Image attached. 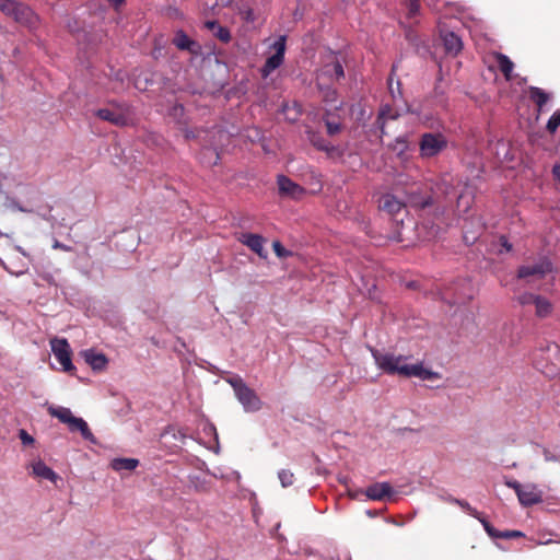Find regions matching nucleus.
I'll list each match as a JSON object with an SVG mask.
<instances>
[{
	"mask_svg": "<svg viewBox=\"0 0 560 560\" xmlns=\"http://www.w3.org/2000/svg\"><path fill=\"white\" fill-rule=\"evenodd\" d=\"M477 520L481 523V525L487 534L493 529V526L480 513H479V518H477Z\"/></svg>",
	"mask_w": 560,
	"mask_h": 560,
	"instance_id": "58",
	"label": "nucleus"
},
{
	"mask_svg": "<svg viewBox=\"0 0 560 560\" xmlns=\"http://www.w3.org/2000/svg\"><path fill=\"white\" fill-rule=\"evenodd\" d=\"M362 493L370 500L382 501L386 498L390 499L395 494V491L389 482L384 481L369 486Z\"/></svg>",
	"mask_w": 560,
	"mask_h": 560,
	"instance_id": "11",
	"label": "nucleus"
},
{
	"mask_svg": "<svg viewBox=\"0 0 560 560\" xmlns=\"http://www.w3.org/2000/svg\"><path fill=\"white\" fill-rule=\"evenodd\" d=\"M51 351L62 366V371L74 375L75 366L72 363V350L66 338L50 340Z\"/></svg>",
	"mask_w": 560,
	"mask_h": 560,
	"instance_id": "5",
	"label": "nucleus"
},
{
	"mask_svg": "<svg viewBox=\"0 0 560 560\" xmlns=\"http://www.w3.org/2000/svg\"><path fill=\"white\" fill-rule=\"evenodd\" d=\"M389 148L397 154L402 155L408 150V139L407 136L397 137L394 142L389 145Z\"/></svg>",
	"mask_w": 560,
	"mask_h": 560,
	"instance_id": "31",
	"label": "nucleus"
},
{
	"mask_svg": "<svg viewBox=\"0 0 560 560\" xmlns=\"http://www.w3.org/2000/svg\"><path fill=\"white\" fill-rule=\"evenodd\" d=\"M261 407L260 399L256 396V394L247 387V412L248 411H257Z\"/></svg>",
	"mask_w": 560,
	"mask_h": 560,
	"instance_id": "33",
	"label": "nucleus"
},
{
	"mask_svg": "<svg viewBox=\"0 0 560 560\" xmlns=\"http://www.w3.org/2000/svg\"><path fill=\"white\" fill-rule=\"evenodd\" d=\"M48 413L51 417L57 418L61 423H65V424H68V422L70 421L71 417L73 416L69 408H66V407H55V406L48 407Z\"/></svg>",
	"mask_w": 560,
	"mask_h": 560,
	"instance_id": "29",
	"label": "nucleus"
},
{
	"mask_svg": "<svg viewBox=\"0 0 560 560\" xmlns=\"http://www.w3.org/2000/svg\"><path fill=\"white\" fill-rule=\"evenodd\" d=\"M277 184L279 194L283 197H290L292 199H300L305 194V189L299 184L294 183L291 178L285 175L277 176Z\"/></svg>",
	"mask_w": 560,
	"mask_h": 560,
	"instance_id": "9",
	"label": "nucleus"
},
{
	"mask_svg": "<svg viewBox=\"0 0 560 560\" xmlns=\"http://www.w3.org/2000/svg\"><path fill=\"white\" fill-rule=\"evenodd\" d=\"M172 43L178 50L188 51L194 56H203L202 46L187 35L184 30H177L174 34Z\"/></svg>",
	"mask_w": 560,
	"mask_h": 560,
	"instance_id": "8",
	"label": "nucleus"
},
{
	"mask_svg": "<svg viewBox=\"0 0 560 560\" xmlns=\"http://www.w3.org/2000/svg\"><path fill=\"white\" fill-rule=\"evenodd\" d=\"M273 250L279 258H285L291 255V252L285 249L279 241L272 243Z\"/></svg>",
	"mask_w": 560,
	"mask_h": 560,
	"instance_id": "48",
	"label": "nucleus"
},
{
	"mask_svg": "<svg viewBox=\"0 0 560 560\" xmlns=\"http://www.w3.org/2000/svg\"><path fill=\"white\" fill-rule=\"evenodd\" d=\"M471 206V198L465 194H460L457 198V207L467 212Z\"/></svg>",
	"mask_w": 560,
	"mask_h": 560,
	"instance_id": "47",
	"label": "nucleus"
},
{
	"mask_svg": "<svg viewBox=\"0 0 560 560\" xmlns=\"http://www.w3.org/2000/svg\"><path fill=\"white\" fill-rule=\"evenodd\" d=\"M517 498L523 506H532L542 502V493L534 485H526L523 490H520Z\"/></svg>",
	"mask_w": 560,
	"mask_h": 560,
	"instance_id": "13",
	"label": "nucleus"
},
{
	"mask_svg": "<svg viewBox=\"0 0 560 560\" xmlns=\"http://www.w3.org/2000/svg\"><path fill=\"white\" fill-rule=\"evenodd\" d=\"M351 114L355 116L358 121H364L370 118V115H368L365 108L361 104L352 105Z\"/></svg>",
	"mask_w": 560,
	"mask_h": 560,
	"instance_id": "42",
	"label": "nucleus"
},
{
	"mask_svg": "<svg viewBox=\"0 0 560 560\" xmlns=\"http://www.w3.org/2000/svg\"><path fill=\"white\" fill-rule=\"evenodd\" d=\"M420 10V4L417 0H410L409 3V16L416 15Z\"/></svg>",
	"mask_w": 560,
	"mask_h": 560,
	"instance_id": "56",
	"label": "nucleus"
},
{
	"mask_svg": "<svg viewBox=\"0 0 560 560\" xmlns=\"http://www.w3.org/2000/svg\"><path fill=\"white\" fill-rule=\"evenodd\" d=\"M19 438L24 446H31L35 443V439L24 429L19 430Z\"/></svg>",
	"mask_w": 560,
	"mask_h": 560,
	"instance_id": "50",
	"label": "nucleus"
},
{
	"mask_svg": "<svg viewBox=\"0 0 560 560\" xmlns=\"http://www.w3.org/2000/svg\"><path fill=\"white\" fill-rule=\"evenodd\" d=\"M248 500H249L250 505H252V515H253L254 522L257 524V526L264 527V524L261 522L262 511H261V509L258 505V502H257V499H256V494L255 493H249Z\"/></svg>",
	"mask_w": 560,
	"mask_h": 560,
	"instance_id": "30",
	"label": "nucleus"
},
{
	"mask_svg": "<svg viewBox=\"0 0 560 560\" xmlns=\"http://www.w3.org/2000/svg\"><path fill=\"white\" fill-rule=\"evenodd\" d=\"M400 115L401 114L398 109L393 108L388 104H384L381 106V108L378 110L377 118H376V126L380 129L381 138L386 133V131H385L386 122L388 120L397 119Z\"/></svg>",
	"mask_w": 560,
	"mask_h": 560,
	"instance_id": "15",
	"label": "nucleus"
},
{
	"mask_svg": "<svg viewBox=\"0 0 560 560\" xmlns=\"http://www.w3.org/2000/svg\"><path fill=\"white\" fill-rule=\"evenodd\" d=\"M213 35L223 43H228L231 39L230 30L224 26H219Z\"/></svg>",
	"mask_w": 560,
	"mask_h": 560,
	"instance_id": "46",
	"label": "nucleus"
},
{
	"mask_svg": "<svg viewBox=\"0 0 560 560\" xmlns=\"http://www.w3.org/2000/svg\"><path fill=\"white\" fill-rule=\"evenodd\" d=\"M80 355L94 372H103L107 368L108 358L102 352H97L94 349H85L80 352Z\"/></svg>",
	"mask_w": 560,
	"mask_h": 560,
	"instance_id": "12",
	"label": "nucleus"
},
{
	"mask_svg": "<svg viewBox=\"0 0 560 560\" xmlns=\"http://www.w3.org/2000/svg\"><path fill=\"white\" fill-rule=\"evenodd\" d=\"M316 85L322 93L323 101L326 104L334 105L338 98L337 90L329 82L316 81Z\"/></svg>",
	"mask_w": 560,
	"mask_h": 560,
	"instance_id": "21",
	"label": "nucleus"
},
{
	"mask_svg": "<svg viewBox=\"0 0 560 560\" xmlns=\"http://www.w3.org/2000/svg\"><path fill=\"white\" fill-rule=\"evenodd\" d=\"M14 252L16 253L15 255L20 254L24 257L23 259L28 261V264L31 262L30 254H27L21 246H19V245L14 246Z\"/></svg>",
	"mask_w": 560,
	"mask_h": 560,
	"instance_id": "61",
	"label": "nucleus"
},
{
	"mask_svg": "<svg viewBox=\"0 0 560 560\" xmlns=\"http://www.w3.org/2000/svg\"><path fill=\"white\" fill-rule=\"evenodd\" d=\"M388 89H389V92H390V95H392L394 102H396L397 100H400L402 97V92H401V89H400V82L399 81H397V86H396V89H394V86H393V79L390 78L389 82H388Z\"/></svg>",
	"mask_w": 560,
	"mask_h": 560,
	"instance_id": "49",
	"label": "nucleus"
},
{
	"mask_svg": "<svg viewBox=\"0 0 560 560\" xmlns=\"http://www.w3.org/2000/svg\"><path fill=\"white\" fill-rule=\"evenodd\" d=\"M542 455L546 462L560 463V451L558 447H555L553 450L545 447L542 450Z\"/></svg>",
	"mask_w": 560,
	"mask_h": 560,
	"instance_id": "38",
	"label": "nucleus"
},
{
	"mask_svg": "<svg viewBox=\"0 0 560 560\" xmlns=\"http://www.w3.org/2000/svg\"><path fill=\"white\" fill-rule=\"evenodd\" d=\"M205 156H209V159L214 158L213 164H217L220 156L215 148H206L202 153Z\"/></svg>",
	"mask_w": 560,
	"mask_h": 560,
	"instance_id": "53",
	"label": "nucleus"
},
{
	"mask_svg": "<svg viewBox=\"0 0 560 560\" xmlns=\"http://www.w3.org/2000/svg\"><path fill=\"white\" fill-rule=\"evenodd\" d=\"M324 121L329 136H335L340 132L341 124L339 121L329 120L326 116H324Z\"/></svg>",
	"mask_w": 560,
	"mask_h": 560,
	"instance_id": "43",
	"label": "nucleus"
},
{
	"mask_svg": "<svg viewBox=\"0 0 560 560\" xmlns=\"http://www.w3.org/2000/svg\"><path fill=\"white\" fill-rule=\"evenodd\" d=\"M500 244H501V246H502L506 252L512 250V244L509 242V240H508L504 235H502V236L500 237Z\"/></svg>",
	"mask_w": 560,
	"mask_h": 560,
	"instance_id": "63",
	"label": "nucleus"
},
{
	"mask_svg": "<svg viewBox=\"0 0 560 560\" xmlns=\"http://www.w3.org/2000/svg\"><path fill=\"white\" fill-rule=\"evenodd\" d=\"M232 0H202L203 11L205 12L210 11V12L214 13V10L217 7H219V5L225 7Z\"/></svg>",
	"mask_w": 560,
	"mask_h": 560,
	"instance_id": "34",
	"label": "nucleus"
},
{
	"mask_svg": "<svg viewBox=\"0 0 560 560\" xmlns=\"http://www.w3.org/2000/svg\"><path fill=\"white\" fill-rule=\"evenodd\" d=\"M12 19L28 28H35L38 24L36 13L27 4L22 2H19L16 5Z\"/></svg>",
	"mask_w": 560,
	"mask_h": 560,
	"instance_id": "10",
	"label": "nucleus"
},
{
	"mask_svg": "<svg viewBox=\"0 0 560 560\" xmlns=\"http://www.w3.org/2000/svg\"><path fill=\"white\" fill-rule=\"evenodd\" d=\"M442 40H443V45H444V48L447 54L455 56L463 48V43H462L460 37L457 36L454 32H445L442 35Z\"/></svg>",
	"mask_w": 560,
	"mask_h": 560,
	"instance_id": "19",
	"label": "nucleus"
},
{
	"mask_svg": "<svg viewBox=\"0 0 560 560\" xmlns=\"http://www.w3.org/2000/svg\"><path fill=\"white\" fill-rule=\"evenodd\" d=\"M524 534L520 530H503L501 537L504 539L522 537Z\"/></svg>",
	"mask_w": 560,
	"mask_h": 560,
	"instance_id": "55",
	"label": "nucleus"
},
{
	"mask_svg": "<svg viewBox=\"0 0 560 560\" xmlns=\"http://www.w3.org/2000/svg\"><path fill=\"white\" fill-rule=\"evenodd\" d=\"M282 110L290 121L298 120L299 116L301 115V107L296 104H294L292 108H290L288 105H284Z\"/></svg>",
	"mask_w": 560,
	"mask_h": 560,
	"instance_id": "39",
	"label": "nucleus"
},
{
	"mask_svg": "<svg viewBox=\"0 0 560 560\" xmlns=\"http://www.w3.org/2000/svg\"><path fill=\"white\" fill-rule=\"evenodd\" d=\"M18 4H19V2L14 1V0H0V10L5 15L12 18Z\"/></svg>",
	"mask_w": 560,
	"mask_h": 560,
	"instance_id": "36",
	"label": "nucleus"
},
{
	"mask_svg": "<svg viewBox=\"0 0 560 560\" xmlns=\"http://www.w3.org/2000/svg\"><path fill=\"white\" fill-rule=\"evenodd\" d=\"M505 485L509 488L513 489L515 491L516 495H518L520 490H523V488L525 487V486L521 485L517 480H506Z\"/></svg>",
	"mask_w": 560,
	"mask_h": 560,
	"instance_id": "54",
	"label": "nucleus"
},
{
	"mask_svg": "<svg viewBox=\"0 0 560 560\" xmlns=\"http://www.w3.org/2000/svg\"><path fill=\"white\" fill-rule=\"evenodd\" d=\"M32 472L34 476L49 480L54 483L59 479V476L50 467H48L42 459H38L37 462L32 464Z\"/></svg>",
	"mask_w": 560,
	"mask_h": 560,
	"instance_id": "18",
	"label": "nucleus"
},
{
	"mask_svg": "<svg viewBox=\"0 0 560 560\" xmlns=\"http://www.w3.org/2000/svg\"><path fill=\"white\" fill-rule=\"evenodd\" d=\"M477 520L481 523V525L487 534L493 529V526L480 513H479V518H477Z\"/></svg>",
	"mask_w": 560,
	"mask_h": 560,
	"instance_id": "57",
	"label": "nucleus"
},
{
	"mask_svg": "<svg viewBox=\"0 0 560 560\" xmlns=\"http://www.w3.org/2000/svg\"><path fill=\"white\" fill-rule=\"evenodd\" d=\"M66 27L71 34H78L83 30L80 21L74 16H69L67 19Z\"/></svg>",
	"mask_w": 560,
	"mask_h": 560,
	"instance_id": "40",
	"label": "nucleus"
},
{
	"mask_svg": "<svg viewBox=\"0 0 560 560\" xmlns=\"http://www.w3.org/2000/svg\"><path fill=\"white\" fill-rule=\"evenodd\" d=\"M28 261L20 258L19 255H10L8 257V262L4 265V268L11 275L21 276L28 270Z\"/></svg>",
	"mask_w": 560,
	"mask_h": 560,
	"instance_id": "17",
	"label": "nucleus"
},
{
	"mask_svg": "<svg viewBox=\"0 0 560 560\" xmlns=\"http://www.w3.org/2000/svg\"><path fill=\"white\" fill-rule=\"evenodd\" d=\"M560 126V108L557 109L547 121V130L550 133H555Z\"/></svg>",
	"mask_w": 560,
	"mask_h": 560,
	"instance_id": "35",
	"label": "nucleus"
},
{
	"mask_svg": "<svg viewBox=\"0 0 560 560\" xmlns=\"http://www.w3.org/2000/svg\"><path fill=\"white\" fill-rule=\"evenodd\" d=\"M529 97L537 105L538 110H542L544 106L548 103L551 94L537 86L529 88Z\"/></svg>",
	"mask_w": 560,
	"mask_h": 560,
	"instance_id": "24",
	"label": "nucleus"
},
{
	"mask_svg": "<svg viewBox=\"0 0 560 560\" xmlns=\"http://www.w3.org/2000/svg\"><path fill=\"white\" fill-rule=\"evenodd\" d=\"M171 83V79L166 77L163 72L147 69L140 71L135 77V88L140 92H145L148 90H164Z\"/></svg>",
	"mask_w": 560,
	"mask_h": 560,
	"instance_id": "2",
	"label": "nucleus"
},
{
	"mask_svg": "<svg viewBox=\"0 0 560 560\" xmlns=\"http://www.w3.org/2000/svg\"><path fill=\"white\" fill-rule=\"evenodd\" d=\"M203 431L207 433V434H213L214 436V440L218 442V433H217V429L212 424V423H209L205 427Z\"/></svg>",
	"mask_w": 560,
	"mask_h": 560,
	"instance_id": "60",
	"label": "nucleus"
},
{
	"mask_svg": "<svg viewBox=\"0 0 560 560\" xmlns=\"http://www.w3.org/2000/svg\"><path fill=\"white\" fill-rule=\"evenodd\" d=\"M139 466V460L137 458H127V457H116L112 459L110 467L116 470H135Z\"/></svg>",
	"mask_w": 560,
	"mask_h": 560,
	"instance_id": "23",
	"label": "nucleus"
},
{
	"mask_svg": "<svg viewBox=\"0 0 560 560\" xmlns=\"http://www.w3.org/2000/svg\"><path fill=\"white\" fill-rule=\"evenodd\" d=\"M343 77V66L337 55L332 52L329 60L326 61L317 71L316 81L330 83L332 81H339Z\"/></svg>",
	"mask_w": 560,
	"mask_h": 560,
	"instance_id": "6",
	"label": "nucleus"
},
{
	"mask_svg": "<svg viewBox=\"0 0 560 560\" xmlns=\"http://www.w3.org/2000/svg\"><path fill=\"white\" fill-rule=\"evenodd\" d=\"M78 432H80L83 440L89 441L90 443L95 444V445L98 444L97 439L91 432V430L84 419L82 420V422L78 429Z\"/></svg>",
	"mask_w": 560,
	"mask_h": 560,
	"instance_id": "32",
	"label": "nucleus"
},
{
	"mask_svg": "<svg viewBox=\"0 0 560 560\" xmlns=\"http://www.w3.org/2000/svg\"><path fill=\"white\" fill-rule=\"evenodd\" d=\"M219 26L221 25L215 20L205 22V27L211 31L212 33H214Z\"/></svg>",
	"mask_w": 560,
	"mask_h": 560,
	"instance_id": "59",
	"label": "nucleus"
},
{
	"mask_svg": "<svg viewBox=\"0 0 560 560\" xmlns=\"http://www.w3.org/2000/svg\"><path fill=\"white\" fill-rule=\"evenodd\" d=\"M278 477H279V480L281 482V486L284 487V488L291 486L293 483V481H294L293 472H291L288 469H281L278 472Z\"/></svg>",
	"mask_w": 560,
	"mask_h": 560,
	"instance_id": "37",
	"label": "nucleus"
},
{
	"mask_svg": "<svg viewBox=\"0 0 560 560\" xmlns=\"http://www.w3.org/2000/svg\"><path fill=\"white\" fill-rule=\"evenodd\" d=\"M372 358L378 370L387 375H399L404 377H418L422 381H431L440 377L438 372L424 368L422 362L409 364V357L383 352L371 349Z\"/></svg>",
	"mask_w": 560,
	"mask_h": 560,
	"instance_id": "1",
	"label": "nucleus"
},
{
	"mask_svg": "<svg viewBox=\"0 0 560 560\" xmlns=\"http://www.w3.org/2000/svg\"><path fill=\"white\" fill-rule=\"evenodd\" d=\"M183 132L186 140L195 139L197 137L196 132L189 128L183 129Z\"/></svg>",
	"mask_w": 560,
	"mask_h": 560,
	"instance_id": "64",
	"label": "nucleus"
},
{
	"mask_svg": "<svg viewBox=\"0 0 560 560\" xmlns=\"http://www.w3.org/2000/svg\"><path fill=\"white\" fill-rule=\"evenodd\" d=\"M535 313L538 317H547L552 312V304L546 298L538 295L534 302Z\"/></svg>",
	"mask_w": 560,
	"mask_h": 560,
	"instance_id": "25",
	"label": "nucleus"
},
{
	"mask_svg": "<svg viewBox=\"0 0 560 560\" xmlns=\"http://www.w3.org/2000/svg\"><path fill=\"white\" fill-rule=\"evenodd\" d=\"M409 203L411 205V207L418 209H425L433 205V198L430 195L422 196L420 194L415 192L409 196Z\"/></svg>",
	"mask_w": 560,
	"mask_h": 560,
	"instance_id": "28",
	"label": "nucleus"
},
{
	"mask_svg": "<svg viewBox=\"0 0 560 560\" xmlns=\"http://www.w3.org/2000/svg\"><path fill=\"white\" fill-rule=\"evenodd\" d=\"M308 139L311 143L319 151H324L330 154L336 150V147L327 141L320 133L311 131L308 132Z\"/></svg>",
	"mask_w": 560,
	"mask_h": 560,
	"instance_id": "22",
	"label": "nucleus"
},
{
	"mask_svg": "<svg viewBox=\"0 0 560 560\" xmlns=\"http://www.w3.org/2000/svg\"><path fill=\"white\" fill-rule=\"evenodd\" d=\"M82 418H79V417H75V416H72L70 421L68 422V428L71 432H78V429L82 422Z\"/></svg>",
	"mask_w": 560,
	"mask_h": 560,
	"instance_id": "52",
	"label": "nucleus"
},
{
	"mask_svg": "<svg viewBox=\"0 0 560 560\" xmlns=\"http://www.w3.org/2000/svg\"><path fill=\"white\" fill-rule=\"evenodd\" d=\"M537 296H538V295L533 294V293H524V294H522V295H520V296H518V302H520L522 305L534 304L535 299H536Z\"/></svg>",
	"mask_w": 560,
	"mask_h": 560,
	"instance_id": "51",
	"label": "nucleus"
},
{
	"mask_svg": "<svg viewBox=\"0 0 560 560\" xmlns=\"http://www.w3.org/2000/svg\"><path fill=\"white\" fill-rule=\"evenodd\" d=\"M497 61H498V66L501 70V72L504 74L505 79L511 80L513 68H514L513 61L506 55H503L500 52L497 54Z\"/></svg>",
	"mask_w": 560,
	"mask_h": 560,
	"instance_id": "27",
	"label": "nucleus"
},
{
	"mask_svg": "<svg viewBox=\"0 0 560 560\" xmlns=\"http://www.w3.org/2000/svg\"><path fill=\"white\" fill-rule=\"evenodd\" d=\"M226 382L232 385L237 399L245 406V383L243 378L238 375H233L228 377Z\"/></svg>",
	"mask_w": 560,
	"mask_h": 560,
	"instance_id": "26",
	"label": "nucleus"
},
{
	"mask_svg": "<svg viewBox=\"0 0 560 560\" xmlns=\"http://www.w3.org/2000/svg\"><path fill=\"white\" fill-rule=\"evenodd\" d=\"M472 299V292L469 290L468 293L455 292L454 298L450 301L451 304H464Z\"/></svg>",
	"mask_w": 560,
	"mask_h": 560,
	"instance_id": "45",
	"label": "nucleus"
},
{
	"mask_svg": "<svg viewBox=\"0 0 560 560\" xmlns=\"http://www.w3.org/2000/svg\"><path fill=\"white\" fill-rule=\"evenodd\" d=\"M265 243L266 240L262 236L247 233V247L255 252L262 259H266L268 256V252L264 247Z\"/></svg>",
	"mask_w": 560,
	"mask_h": 560,
	"instance_id": "20",
	"label": "nucleus"
},
{
	"mask_svg": "<svg viewBox=\"0 0 560 560\" xmlns=\"http://www.w3.org/2000/svg\"><path fill=\"white\" fill-rule=\"evenodd\" d=\"M115 11H119L120 8L126 3V0H107Z\"/></svg>",
	"mask_w": 560,
	"mask_h": 560,
	"instance_id": "62",
	"label": "nucleus"
},
{
	"mask_svg": "<svg viewBox=\"0 0 560 560\" xmlns=\"http://www.w3.org/2000/svg\"><path fill=\"white\" fill-rule=\"evenodd\" d=\"M378 207L388 214L395 215L399 213L402 210V208H405V203L401 200H399L395 195L385 194L382 196Z\"/></svg>",
	"mask_w": 560,
	"mask_h": 560,
	"instance_id": "16",
	"label": "nucleus"
},
{
	"mask_svg": "<svg viewBox=\"0 0 560 560\" xmlns=\"http://www.w3.org/2000/svg\"><path fill=\"white\" fill-rule=\"evenodd\" d=\"M447 147V139L441 132H425L419 141L420 156L430 159L439 155Z\"/></svg>",
	"mask_w": 560,
	"mask_h": 560,
	"instance_id": "3",
	"label": "nucleus"
},
{
	"mask_svg": "<svg viewBox=\"0 0 560 560\" xmlns=\"http://www.w3.org/2000/svg\"><path fill=\"white\" fill-rule=\"evenodd\" d=\"M170 116L175 118L178 122H183V118L185 116V107L180 103H176L170 109Z\"/></svg>",
	"mask_w": 560,
	"mask_h": 560,
	"instance_id": "41",
	"label": "nucleus"
},
{
	"mask_svg": "<svg viewBox=\"0 0 560 560\" xmlns=\"http://www.w3.org/2000/svg\"><path fill=\"white\" fill-rule=\"evenodd\" d=\"M94 115L104 120L108 121L116 127H125L128 125V117L119 112L112 110L109 108H98L94 112Z\"/></svg>",
	"mask_w": 560,
	"mask_h": 560,
	"instance_id": "14",
	"label": "nucleus"
},
{
	"mask_svg": "<svg viewBox=\"0 0 560 560\" xmlns=\"http://www.w3.org/2000/svg\"><path fill=\"white\" fill-rule=\"evenodd\" d=\"M272 48L275 49V54L267 58L260 70L261 77L265 79L268 78L272 71L278 69L283 63L285 52V36H279L273 42Z\"/></svg>",
	"mask_w": 560,
	"mask_h": 560,
	"instance_id": "7",
	"label": "nucleus"
},
{
	"mask_svg": "<svg viewBox=\"0 0 560 560\" xmlns=\"http://www.w3.org/2000/svg\"><path fill=\"white\" fill-rule=\"evenodd\" d=\"M454 504L460 506L465 512L475 518H479V512L465 500H454Z\"/></svg>",
	"mask_w": 560,
	"mask_h": 560,
	"instance_id": "44",
	"label": "nucleus"
},
{
	"mask_svg": "<svg viewBox=\"0 0 560 560\" xmlns=\"http://www.w3.org/2000/svg\"><path fill=\"white\" fill-rule=\"evenodd\" d=\"M553 265L547 257H541L533 264L523 265L517 269V278L527 282L544 279L548 273L552 272Z\"/></svg>",
	"mask_w": 560,
	"mask_h": 560,
	"instance_id": "4",
	"label": "nucleus"
}]
</instances>
